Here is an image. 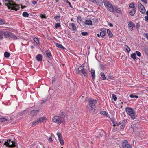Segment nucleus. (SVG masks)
Here are the masks:
<instances>
[{
    "mask_svg": "<svg viewBox=\"0 0 148 148\" xmlns=\"http://www.w3.org/2000/svg\"><path fill=\"white\" fill-rule=\"evenodd\" d=\"M77 21L79 23H82V18H81V17L80 16H78L77 18Z\"/></svg>",
    "mask_w": 148,
    "mask_h": 148,
    "instance_id": "36",
    "label": "nucleus"
},
{
    "mask_svg": "<svg viewBox=\"0 0 148 148\" xmlns=\"http://www.w3.org/2000/svg\"><path fill=\"white\" fill-rule=\"evenodd\" d=\"M125 111L127 114L130 116L132 119H135V112L132 108L130 107L126 108Z\"/></svg>",
    "mask_w": 148,
    "mask_h": 148,
    "instance_id": "3",
    "label": "nucleus"
},
{
    "mask_svg": "<svg viewBox=\"0 0 148 148\" xmlns=\"http://www.w3.org/2000/svg\"><path fill=\"white\" fill-rule=\"evenodd\" d=\"M45 52L46 54H47V53H50L51 52L49 50H46V51H45Z\"/></svg>",
    "mask_w": 148,
    "mask_h": 148,
    "instance_id": "54",
    "label": "nucleus"
},
{
    "mask_svg": "<svg viewBox=\"0 0 148 148\" xmlns=\"http://www.w3.org/2000/svg\"><path fill=\"white\" fill-rule=\"evenodd\" d=\"M138 6L140 11L142 14H144L145 12V9L144 7L140 3H138Z\"/></svg>",
    "mask_w": 148,
    "mask_h": 148,
    "instance_id": "8",
    "label": "nucleus"
},
{
    "mask_svg": "<svg viewBox=\"0 0 148 148\" xmlns=\"http://www.w3.org/2000/svg\"><path fill=\"white\" fill-rule=\"evenodd\" d=\"M10 38H12L13 40H16L18 38L17 36H16L14 34L12 33H11Z\"/></svg>",
    "mask_w": 148,
    "mask_h": 148,
    "instance_id": "23",
    "label": "nucleus"
},
{
    "mask_svg": "<svg viewBox=\"0 0 148 148\" xmlns=\"http://www.w3.org/2000/svg\"><path fill=\"white\" fill-rule=\"evenodd\" d=\"M46 55H47V56L49 58H50V57H51L52 56V55H51V52L49 53H47Z\"/></svg>",
    "mask_w": 148,
    "mask_h": 148,
    "instance_id": "47",
    "label": "nucleus"
},
{
    "mask_svg": "<svg viewBox=\"0 0 148 148\" xmlns=\"http://www.w3.org/2000/svg\"><path fill=\"white\" fill-rule=\"evenodd\" d=\"M97 103L95 99H90L88 101V103L87 105L86 108L90 112H94L96 108L95 104Z\"/></svg>",
    "mask_w": 148,
    "mask_h": 148,
    "instance_id": "2",
    "label": "nucleus"
},
{
    "mask_svg": "<svg viewBox=\"0 0 148 148\" xmlns=\"http://www.w3.org/2000/svg\"><path fill=\"white\" fill-rule=\"evenodd\" d=\"M114 11H115L116 12L120 14L122 13V11L120 9L117 8L116 6H114Z\"/></svg>",
    "mask_w": 148,
    "mask_h": 148,
    "instance_id": "17",
    "label": "nucleus"
},
{
    "mask_svg": "<svg viewBox=\"0 0 148 148\" xmlns=\"http://www.w3.org/2000/svg\"><path fill=\"white\" fill-rule=\"evenodd\" d=\"M84 67V65H82L81 66H79V67H80V68H82H82H83Z\"/></svg>",
    "mask_w": 148,
    "mask_h": 148,
    "instance_id": "59",
    "label": "nucleus"
},
{
    "mask_svg": "<svg viewBox=\"0 0 148 148\" xmlns=\"http://www.w3.org/2000/svg\"><path fill=\"white\" fill-rule=\"evenodd\" d=\"M135 53L137 55L140 57L141 56V53L139 51H135Z\"/></svg>",
    "mask_w": 148,
    "mask_h": 148,
    "instance_id": "44",
    "label": "nucleus"
},
{
    "mask_svg": "<svg viewBox=\"0 0 148 148\" xmlns=\"http://www.w3.org/2000/svg\"><path fill=\"white\" fill-rule=\"evenodd\" d=\"M5 22L2 19H0V25L5 24Z\"/></svg>",
    "mask_w": 148,
    "mask_h": 148,
    "instance_id": "45",
    "label": "nucleus"
},
{
    "mask_svg": "<svg viewBox=\"0 0 148 148\" xmlns=\"http://www.w3.org/2000/svg\"><path fill=\"white\" fill-rule=\"evenodd\" d=\"M130 97L131 98H138V96L135 95L134 94H130Z\"/></svg>",
    "mask_w": 148,
    "mask_h": 148,
    "instance_id": "34",
    "label": "nucleus"
},
{
    "mask_svg": "<svg viewBox=\"0 0 148 148\" xmlns=\"http://www.w3.org/2000/svg\"><path fill=\"white\" fill-rule=\"evenodd\" d=\"M97 36L98 37H100V34H97Z\"/></svg>",
    "mask_w": 148,
    "mask_h": 148,
    "instance_id": "61",
    "label": "nucleus"
},
{
    "mask_svg": "<svg viewBox=\"0 0 148 148\" xmlns=\"http://www.w3.org/2000/svg\"><path fill=\"white\" fill-rule=\"evenodd\" d=\"M3 2H7L5 4L7 6L8 9H11L16 11L18 10L19 7L18 5L12 0H3Z\"/></svg>",
    "mask_w": 148,
    "mask_h": 148,
    "instance_id": "1",
    "label": "nucleus"
},
{
    "mask_svg": "<svg viewBox=\"0 0 148 148\" xmlns=\"http://www.w3.org/2000/svg\"><path fill=\"white\" fill-rule=\"evenodd\" d=\"M136 9H133L130 10L129 14L132 16H134L136 12Z\"/></svg>",
    "mask_w": 148,
    "mask_h": 148,
    "instance_id": "18",
    "label": "nucleus"
},
{
    "mask_svg": "<svg viewBox=\"0 0 148 148\" xmlns=\"http://www.w3.org/2000/svg\"><path fill=\"white\" fill-rule=\"evenodd\" d=\"M145 4H147V0H141Z\"/></svg>",
    "mask_w": 148,
    "mask_h": 148,
    "instance_id": "52",
    "label": "nucleus"
},
{
    "mask_svg": "<svg viewBox=\"0 0 148 148\" xmlns=\"http://www.w3.org/2000/svg\"><path fill=\"white\" fill-rule=\"evenodd\" d=\"M90 73L91 75L92 79H94L95 77V71L94 69H91L90 71Z\"/></svg>",
    "mask_w": 148,
    "mask_h": 148,
    "instance_id": "20",
    "label": "nucleus"
},
{
    "mask_svg": "<svg viewBox=\"0 0 148 148\" xmlns=\"http://www.w3.org/2000/svg\"><path fill=\"white\" fill-rule=\"evenodd\" d=\"M11 33V32L8 31H6L4 32V34L5 38H10Z\"/></svg>",
    "mask_w": 148,
    "mask_h": 148,
    "instance_id": "16",
    "label": "nucleus"
},
{
    "mask_svg": "<svg viewBox=\"0 0 148 148\" xmlns=\"http://www.w3.org/2000/svg\"><path fill=\"white\" fill-rule=\"evenodd\" d=\"M77 70H78L77 73H79V74H80V73H81V72H79V71H80V70H79V68H78V69H77Z\"/></svg>",
    "mask_w": 148,
    "mask_h": 148,
    "instance_id": "58",
    "label": "nucleus"
},
{
    "mask_svg": "<svg viewBox=\"0 0 148 148\" xmlns=\"http://www.w3.org/2000/svg\"><path fill=\"white\" fill-rule=\"evenodd\" d=\"M55 44L57 47L61 49L64 48V47L61 44L57 43H55Z\"/></svg>",
    "mask_w": 148,
    "mask_h": 148,
    "instance_id": "25",
    "label": "nucleus"
},
{
    "mask_svg": "<svg viewBox=\"0 0 148 148\" xmlns=\"http://www.w3.org/2000/svg\"><path fill=\"white\" fill-rule=\"evenodd\" d=\"M94 18H93L92 19V21L89 19L86 20L84 22V24L88 25H91L92 24L93 21H94Z\"/></svg>",
    "mask_w": 148,
    "mask_h": 148,
    "instance_id": "12",
    "label": "nucleus"
},
{
    "mask_svg": "<svg viewBox=\"0 0 148 148\" xmlns=\"http://www.w3.org/2000/svg\"><path fill=\"white\" fill-rule=\"evenodd\" d=\"M38 119V123H39L46 122V121L47 120L45 116L42 117H39Z\"/></svg>",
    "mask_w": 148,
    "mask_h": 148,
    "instance_id": "11",
    "label": "nucleus"
},
{
    "mask_svg": "<svg viewBox=\"0 0 148 148\" xmlns=\"http://www.w3.org/2000/svg\"><path fill=\"white\" fill-rule=\"evenodd\" d=\"M125 127V125L123 124H122L120 126V129L121 130H123Z\"/></svg>",
    "mask_w": 148,
    "mask_h": 148,
    "instance_id": "46",
    "label": "nucleus"
},
{
    "mask_svg": "<svg viewBox=\"0 0 148 148\" xmlns=\"http://www.w3.org/2000/svg\"><path fill=\"white\" fill-rule=\"evenodd\" d=\"M43 56L41 54L37 55L36 57V58L38 61H41L42 60Z\"/></svg>",
    "mask_w": 148,
    "mask_h": 148,
    "instance_id": "15",
    "label": "nucleus"
},
{
    "mask_svg": "<svg viewBox=\"0 0 148 148\" xmlns=\"http://www.w3.org/2000/svg\"><path fill=\"white\" fill-rule=\"evenodd\" d=\"M129 7L131 8L136 9V7L135 6V4L134 3H132L129 4Z\"/></svg>",
    "mask_w": 148,
    "mask_h": 148,
    "instance_id": "26",
    "label": "nucleus"
},
{
    "mask_svg": "<svg viewBox=\"0 0 148 148\" xmlns=\"http://www.w3.org/2000/svg\"><path fill=\"white\" fill-rule=\"evenodd\" d=\"M57 136L58 140L62 145H64V142L63 139L62 138V136L61 133L60 132H58L57 134Z\"/></svg>",
    "mask_w": 148,
    "mask_h": 148,
    "instance_id": "9",
    "label": "nucleus"
},
{
    "mask_svg": "<svg viewBox=\"0 0 148 148\" xmlns=\"http://www.w3.org/2000/svg\"><path fill=\"white\" fill-rule=\"evenodd\" d=\"M61 27V25L60 23H56L55 25V27L56 29H58V28Z\"/></svg>",
    "mask_w": 148,
    "mask_h": 148,
    "instance_id": "38",
    "label": "nucleus"
},
{
    "mask_svg": "<svg viewBox=\"0 0 148 148\" xmlns=\"http://www.w3.org/2000/svg\"><path fill=\"white\" fill-rule=\"evenodd\" d=\"M100 30L101 31L100 33V35L101 37H103L105 35V32L106 31V29L101 28Z\"/></svg>",
    "mask_w": 148,
    "mask_h": 148,
    "instance_id": "19",
    "label": "nucleus"
},
{
    "mask_svg": "<svg viewBox=\"0 0 148 148\" xmlns=\"http://www.w3.org/2000/svg\"><path fill=\"white\" fill-rule=\"evenodd\" d=\"M69 25L70 26L71 25L72 29L73 31H75L76 30V27L74 23H72L71 24H69Z\"/></svg>",
    "mask_w": 148,
    "mask_h": 148,
    "instance_id": "22",
    "label": "nucleus"
},
{
    "mask_svg": "<svg viewBox=\"0 0 148 148\" xmlns=\"http://www.w3.org/2000/svg\"><path fill=\"white\" fill-rule=\"evenodd\" d=\"M103 3L105 7L108 11L112 12H114V6H113L109 1H104Z\"/></svg>",
    "mask_w": 148,
    "mask_h": 148,
    "instance_id": "4",
    "label": "nucleus"
},
{
    "mask_svg": "<svg viewBox=\"0 0 148 148\" xmlns=\"http://www.w3.org/2000/svg\"><path fill=\"white\" fill-rule=\"evenodd\" d=\"M146 14L147 16H148V11H147L146 12Z\"/></svg>",
    "mask_w": 148,
    "mask_h": 148,
    "instance_id": "60",
    "label": "nucleus"
},
{
    "mask_svg": "<svg viewBox=\"0 0 148 148\" xmlns=\"http://www.w3.org/2000/svg\"><path fill=\"white\" fill-rule=\"evenodd\" d=\"M4 32L0 31V40H2L3 38V35L4 34Z\"/></svg>",
    "mask_w": 148,
    "mask_h": 148,
    "instance_id": "39",
    "label": "nucleus"
},
{
    "mask_svg": "<svg viewBox=\"0 0 148 148\" xmlns=\"http://www.w3.org/2000/svg\"><path fill=\"white\" fill-rule=\"evenodd\" d=\"M23 16L25 17H28L29 16L28 13L26 12H24L22 14Z\"/></svg>",
    "mask_w": 148,
    "mask_h": 148,
    "instance_id": "31",
    "label": "nucleus"
},
{
    "mask_svg": "<svg viewBox=\"0 0 148 148\" xmlns=\"http://www.w3.org/2000/svg\"><path fill=\"white\" fill-rule=\"evenodd\" d=\"M4 56L5 57L8 58L10 56V54L9 52H5L4 53Z\"/></svg>",
    "mask_w": 148,
    "mask_h": 148,
    "instance_id": "37",
    "label": "nucleus"
},
{
    "mask_svg": "<svg viewBox=\"0 0 148 148\" xmlns=\"http://www.w3.org/2000/svg\"><path fill=\"white\" fill-rule=\"evenodd\" d=\"M39 112V110H33L32 111L30 114V116H36L37 113Z\"/></svg>",
    "mask_w": 148,
    "mask_h": 148,
    "instance_id": "14",
    "label": "nucleus"
},
{
    "mask_svg": "<svg viewBox=\"0 0 148 148\" xmlns=\"http://www.w3.org/2000/svg\"><path fill=\"white\" fill-rule=\"evenodd\" d=\"M33 40L36 43V44L38 45L39 44V42L38 38H34L33 39Z\"/></svg>",
    "mask_w": 148,
    "mask_h": 148,
    "instance_id": "35",
    "label": "nucleus"
},
{
    "mask_svg": "<svg viewBox=\"0 0 148 148\" xmlns=\"http://www.w3.org/2000/svg\"><path fill=\"white\" fill-rule=\"evenodd\" d=\"M144 18L145 19V21L148 22V16H145L144 17Z\"/></svg>",
    "mask_w": 148,
    "mask_h": 148,
    "instance_id": "53",
    "label": "nucleus"
},
{
    "mask_svg": "<svg viewBox=\"0 0 148 148\" xmlns=\"http://www.w3.org/2000/svg\"><path fill=\"white\" fill-rule=\"evenodd\" d=\"M58 116H60V117L62 119L64 116V113L63 112H62L59 114V115Z\"/></svg>",
    "mask_w": 148,
    "mask_h": 148,
    "instance_id": "41",
    "label": "nucleus"
},
{
    "mask_svg": "<svg viewBox=\"0 0 148 148\" xmlns=\"http://www.w3.org/2000/svg\"><path fill=\"white\" fill-rule=\"evenodd\" d=\"M66 3H68L69 5V6L70 7H71V8H73V6H72L71 4V3L69 2V1H66Z\"/></svg>",
    "mask_w": 148,
    "mask_h": 148,
    "instance_id": "48",
    "label": "nucleus"
},
{
    "mask_svg": "<svg viewBox=\"0 0 148 148\" xmlns=\"http://www.w3.org/2000/svg\"><path fill=\"white\" fill-rule=\"evenodd\" d=\"M112 98L114 101H116L117 99L116 96L114 94H112Z\"/></svg>",
    "mask_w": 148,
    "mask_h": 148,
    "instance_id": "42",
    "label": "nucleus"
},
{
    "mask_svg": "<svg viewBox=\"0 0 148 148\" xmlns=\"http://www.w3.org/2000/svg\"><path fill=\"white\" fill-rule=\"evenodd\" d=\"M125 49L126 51L128 53H129L130 51V49L129 47L127 45H125Z\"/></svg>",
    "mask_w": 148,
    "mask_h": 148,
    "instance_id": "32",
    "label": "nucleus"
},
{
    "mask_svg": "<svg viewBox=\"0 0 148 148\" xmlns=\"http://www.w3.org/2000/svg\"><path fill=\"white\" fill-rule=\"evenodd\" d=\"M89 0L92 2H94L95 1V0Z\"/></svg>",
    "mask_w": 148,
    "mask_h": 148,
    "instance_id": "62",
    "label": "nucleus"
},
{
    "mask_svg": "<svg viewBox=\"0 0 148 148\" xmlns=\"http://www.w3.org/2000/svg\"><path fill=\"white\" fill-rule=\"evenodd\" d=\"M52 121L53 122L59 125H60L62 122V119L60 117V116H58L57 115H56L52 117Z\"/></svg>",
    "mask_w": 148,
    "mask_h": 148,
    "instance_id": "6",
    "label": "nucleus"
},
{
    "mask_svg": "<svg viewBox=\"0 0 148 148\" xmlns=\"http://www.w3.org/2000/svg\"><path fill=\"white\" fill-rule=\"evenodd\" d=\"M109 25L111 27H112L113 26L112 24L111 23H109Z\"/></svg>",
    "mask_w": 148,
    "mask_h": 148,
    "instance_id": "56",
    "label": "nucleus"
},
{
    "mask_svg": "<svg viewBox=\"0 0 148 148\" xmlns=\"http://www.w3.org/2000/svg\"><path fill=\"white\" fill-rule=\"evenodd\" d=\"M101 114L103 115L106 116L107 117H108L109 116V115L108 112L106 111H102L101 113Z\"/></svg>",
    "mask_w": 148,
    "mask_h": 148,
    "instance_id": "33",
    "label": "nucleus"
},
{
    "mask_svg": "<svg viewBox=\"0 0 148 148\" xmlns=\"http://www.w3.org/2000/svg\"><path fill=\"white\" fill-rule=\"evenodd\" d=\"M145 36L147 39L148 40V33L146 34L145 35Z\"/></svg>",
    "mask_w": 148,
    "mask_h": 148,
    "instance_id": "55",
    "label": "nucleus"
},
{
    "mask_svg": "<svg viewBox=\"0 0 148 148\" xmlns=\"http://www.w3.org/2000/svg\"><path fill=\"white\" fill-rule=\"evenodd\" d=\"M81 34L82 36H85L88 35V33L87 32H82L81 33Z\"/></svg>",
    "mask_w": 148,
    "mask_h": 148,
    "instance_id": "43",
    "label": "nucleus"
},
{
    "mask_svg": "<svg viewBox=\"0 0 148 148\" xmlns=\"http://www.w3.org/2000/svg\"><path fill=\"white\" fill-rule=\"evenodd\" d=\"M107 32L109 37L111 38L112 37L113 34L111 31L109 29H107Z\"/></svg>",
    "mask_w": 148,
    "mask_h": 148,
    "instance_id": "24",
    "label": "nucleus"
},
{
    "mask_svg": "<svg viewBox=\"0 0 148 148\" xmlns=\"http://www.w3.org/2000/svg\"><path fill=\"white\" fill-rule=\"evenodd\" d=\"M128 141L127 140L123 141L122 143V146L123 148H132V146L130 144L128 143Z\"/></svg>",
    "mask_w": 148,
    "mask_h": 148,
    "instance_id": "7",
    "label": "nucleus"
},
{
    "mask_svg": "<svg viewBox=\"0 0 148 148\" xmlns=\"http://www.w3.org/2000/svg\"><path fill=\"white\" fill-rule=\"evenodd\" d=\"M38 119H37V120H36L35 121H33L32 123V124L31 125L32 126V127L34 126H36V125H37V123H39L38 122Z\"/></svg>",
    "mask_w": 148,
    "mask_h": 148,
    "instance_id": "28",
    "label": "nucleus"
},
{
    "mask_svg": "<svg viewBox=\"0 0 148 148\" xmlns=\"http://www.w3.org/2000/svg\"><path fill=\"white\" fill-rule=\"evenodd\" d=\"M79 72H80V74H82L84 77L85 78H87L88 76L87 71L85 69L83 68L80 71H79Z\"/></svg>",
    "mask_w": 148,
    "mask_h": 148,
    "instance_id": "10",
    "label": "nucleus"
},
{
    "mask_svg": "<svg viewBox=\"0 0 148 148\" xmlns=\"http://www.w3.org/2000/svg\"><path fill=\"white\" fill-rule=\"evenodd\" d=\"M4 144L7 147L12 148L16 146V143L14 141H12L11 139H9L6 141H5Z\"/></svg>",
    "mask_w": 148,
    "mask_h": 148,
    "instance_id": "5",
    "label": "nucleus"
},
{
    "mask_svg": "<svg viewBox=\"0 0 148 148\" xmlns=\"http://www.w3.org/2000/svg\"><path fill=\"white\" fill-rule=\"evenodd\" d=\"M96 3L99 6H101L103 5L102 0H95Z\"/></svg>",
    "mask_w": 148,
    "mask_h": 148,
    "instance_id": "21",
    "label": "nucleus"
},
{
    "mask_svg": "<svg viewBox=\"0 0 148 148\" xmlns=\"http://www.w3.org/2000/svg\"><path fill=\"white\" fill-rule=\"evenodd\" d=\"M100 75L101 77L102 80H104L106 79V77L103 72H101L100 73Z\"/></svg>",
    "mask_w": 148,
    "mask_h": 148,
    "instance_id": "27",
    "label": "nucleus"
},
{
    "mask_svg": "<svg viewBox=\"0 0 148 148\" xmlns=\"http://www.w3.org/2000/svg\"><path fill=\"white\" fill-rule=\"evenodd\" d=\"M7 121V119L4 117L0 118V122H2L4 121Z\"/></svg>",
    "mask_w": 148,
    "mask_h": 148,
    "instance_id": "29",
    "label": "nucleus"
},
{
    "mask_svg": "<svg viewBox=\"0 0 148 148\" xmlns=\"http://www.w3.org/2000/svg\"><path fill=\"white\" fill-rule=\"evenodd\" d=\"M41 18H46V17L45 16L44 14H41Z\"/></svg>",
    "mask_w": 148,
    "mask_h": 148,
    "instance_id": "50",
    "label": "nucleus"
},
{
    "mask_svg": "<svg viewBox=\"0 0 148 148\" xmlns=\"http://www.w3.org/2000/svg\"><path fill=\"white\" fill-rule=\"evenodd\" d=\"M71 21H74V20H73V18H71Z\"/></svg>",
    "mask_w": 148,
    "mask_h": 148,
    "instance_id": "63",
    "label": "nucleus"
},
{
    "mask_svg": "<svg viewBox=\"0 0 148 148\" xmlns=\"http://www.w3.org/2000/svg\"><path fill=\"white\" fill-rule=\"evenodd\" d=\"M131 57L134 60H135L136 57V55L135 53H134L131 55Z\"/></svg>",
    "mask_w": 148,
    "mask_h": 148,
    "instance_id": "40",
    "label": "nucleus"
},
{
    "mask_svg": "<svg viewBox=\"0 0 148 148\" xmlns=\"http://www.w3.org/2000/svg\"><path fill=\"white\" fill-rule=\"evenodd\" d=\"M128 26L129 27V29L130 31H132L133 30L134 27L135 26V25L133 22H132L131 21H130L129 23Z\"/></svg>",
    "mask_w": 148,
    "mask_h": 148,
    "instance_id": "13",
    "label": "nucleus"
},
{
    "mask_svg": "<svg viewBox=\"0 0 148 148\" xmlns=\"http://www.w3.org/2000/svg\"><path fill=\"white\" fill-rule=\"evenodd\" d=\"M32 3L34 5H35L37 3V1L35 0H33L32 1Z\"/></svg>",
    "mask_w": 148,
    "mask_h": 148,
    "instance_id": "51",
    "label": "nucleus"
},
{
    "mask_svg": "<svg viewBox=\"0 0 148 148\" xmlns=\"http://www.w3.org/2000/svg\"><path fill=\"white\" fill-rule=\"evenodd\" d=\"M121 123H116V125L117 126H119V125H120Z\"/></svg>",
    "mask_w": 148,
    "mask_h": 148,
    "instance_id": "57",
    "label": "nucleus"
},
{
    "mask_svg": "<svg viewBox=\"0 0 148 148\" xmlns=\"http://www.w3.org/2000/svg\"><path fill=\"white\" fill-rule=\"evenodd\" d=\"M123 121L125 122H126L127 121V120L126 119H124V120H123Z\"/></svg>",
    "mask_w": 148,
    "mask_h": 148,
    "instance_id": "64",
    "label": "nucleus"
},
{
    "mask_svg": "<svg viewBox=\"0 0 148 148\" xmlns=\"http://www.w3.org/2000/svg\"><path fill=\"white\" fill-rule=\"evenodd\" d=\"M54 18L57 22L60 21V16H56L55 17H54Z\"/></svg>",
    "mask_w": 148,
    "mask_h": 148,
    "instance_id": "30",
    "label": "nucleus"
},
{
    "mask_svg": "<svg viewBox=\"0 0 148 148\" xmlns=\"http://www.w3.org/2000/svg\"><path fill=\"white\" fill-rule=\"evenodd\" d=\"M48 141L49 142H52L53 141V140L51 137H50L48 139Z\"/></svg>",
    "mask_w": 148,
    "mask_h": 148,
    "instance_id": "49",
    "label": "nucleus"
}]
</instances>
